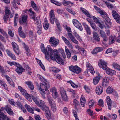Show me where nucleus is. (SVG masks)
Masks as SVG:
<instances>
[{
    "instance_id": "obj_34",
    "label": "nucleus",
    "mask_w": 120,
    "mask_h": 120,
    "mask_svg": "<svg viewBox=\"0 0 120 120\" xmlns=\"http://www.w3.org/2000/svg\"><path fill=\"white\" fill-rule=\"evenodd\" d=\"M25 83L28 85L29 88L31 89V90H33L34 88V86L31 82L30 81L25 82Z\"/></svg>"
},
{
    "instance_id": "obj_38",
    "label": "nucleus",
    "mask_w": 120,
    "mask_h": 120,
    "mask_svg": "<svg viewBox=\"0 0 120 120\" xmlns=\"http://www.w3.org/2000/svg\"><path fill=\"white\" fill-rule=\"evenodd\" d=\"M81 71V69L77 66L76 65L74 73L76 74H78Z\"/></svg>"
},
{
    "instance_id": "obj_10",
    "label": "nucleus",
    "mask_w": 120,
    "mask_h": 120,
    "mask_svg": "<svg viewBox=\"0 0 120 120\" xmlns=\"http://www.w3.org/2000/svg\"><path fill=\"white\" fill-rule=\"evenodd\" d=\"M11 44L15 52L19 55L20 54V52L17 44L14 42H12Z\"/></svg>"
},
{
    "instance_id": "obj_43",
    "label": "nucleus",
    "mask_w": 120,
    "mask_h": 120,
    "mask_svg": "<svg viewBox=\"0 0 120 120\" xmlns=\"http://www.w3.org/2000/svg\"><path fill=\"white\" fill-rule=\"evenodd\" d=\"M113 66L115 68L120 71V66L118 65L117 63H114L113 64Z\"/></svg>"
},
{
    "instance_id": "obj_15",
    "label": "nucleus",
    "mask_w": 120,
    "mask_h": 120,
    "mask_svg": "<svg viewBox=\"0 0 120 120\" xmlns=\"http://www.w3.org/2000/svg\"><path fill=\"white\" fill-rule=\"evenodd\" d=\"M109 79L108 78L105 77H104L103 80L102 85L103 86H107L109 84Z\"/></svg>"
},
{
    "instance_id": "obj_13",
    "label": "nucleus",
    "mask_w": 120,
    "mask_h": 120,
    "mask_svg": "<svg viewBox=\"0 0 120 120\" xmlns=\"http://www.w3.org/2000/svg\"><path fill=\"white\" fill-rule=\"evenodd\" d=\"M68 35L69 38L73 42L76 44H78V41L72 35V33H68Z\"/></svg>"
},
{
    "instance_id": "obj_27",
    "label": "nucleus",
    "mask_w": 120,
    "mask_h": 120,
    "mask_svg": "<svg viewBox=\"0 0 120 120\" xmlns=\"http://www.w3.org/2000/svg\"><path fill=\"white\" fill-rule=\"evenodd\" d=\"M31 4L32 7L33 8L35 11H38L39 9L38 7L37 6L36 4L34 1H31Z\"/></svg>"
},
{
    "instance_id": "obj_7",
    "label": "nucleus",
    "mask_w": 120,
    "mask_h": 120,
    "mask_svg": "<svg viewBox=\"0 0 120 120\" xmlns=\"http://www.w3.org/2000/svg\"><path fill=\"white\" fill-rule=\"evenodd\" d=\"M60 93L61 94L62 99L65 101H67V95L66 93V91L63 88H60Z\"/></svg>"
},
{
    "instance_id": "obj_3",
    "label": "nucleus",
    "mask_w": 120,
    "mask_h": 120,
    "mask_svg": "<svg viewBox=\"0 0 120 120\" xmlns=\"http://www.w3.org/2000/svg\"><path fill=\"white\" fill-rule=\"evenodd\" d=\"M40 104H37V105L39 107H41L42 110L45 111L46 116L48 120L51 119V114L47 106L44 102L41 100H40Z\"/></svg>"
},
{
    "instance_id": "obj_64",
    "label": "nucleus",
    "mask_w": 120,
    "mask_h": 120,
    "mask_svg": "<svg viewBox=\"0 0 120 120\" xmlns=\"http://www.w3.org/2000/svg\"><path fill=\"white\" fill-rule=\"evenodd\" d=\"M114 19L118 23H120V16L119 15Z\"/></svg>"
},
{
    "instance_id": "obj_45",
    "label": "nucleus",
    "mask_w": 120,
    "mask_h": 120,
    "mask_svg": "<svg viewBox=\"0 0 120 120\" xmlns=\"http://www.w3.org/2000/svg\"><path fill=\"white\" fill-rule=\"evenodd\" d=\"M98 32L101 37L106 35V34L105 32L102 30H99Z\"/></svg>"
},
{
    "instance_id": "obj_46",
    "label": "nucleus",
    "mask_w": 120,
    "mask_h": 120,
    "mask_svg": "<svg viewBox=\"0 0 120 120\" xmlns=\"http://www.w3.org/2000/svg\"><path fill=\"white\" fill-rule=\"evenodd\" d=\"M68 83L70 84L73 88H77L78 87V86L75 84L71 81H68Z\"/></svg>"
},
{
    "instance_id": "obj_6",
    "label": "nucleus",
    "mask_w": 120,
    "mask_h": 120,
    "mask_svg": "<svg viewBox=\"0 0 120 120\" xmlns=\"http://www.w3.org/2000/svg\"><path fill=\"white\" fill-rule=\"evenodd\" d=\"M73 23L74 26L77 28L80 31H82L83 30V28L81 24L75 19H73Z\"/></svg>"
},
{
    "instance_id": "obj_8",
    "label": "nucleus",
    "mask_w": 120,
    "mask_h": 120,
    "mask_svg": "<svg viewBox=\"0 0 120 120\" xmlns=\"http://www.w3.org/2000/svg\"><path fill=\"white\" fill-rule=\"evenodd\" d=\"M58 41L56 40L54 37H51L49 40L50 43L51 44L52 46L56 47L58 45Z\"/></svg>"
},
{
    "instance_id": "obj_58",
    "label": "nucleus",
    "mask_w": 120,
    "mask_h": 120,
    "mask_svg": "<svg viewBox=\"0 0 120 120\" xmlns=\"http://www.w3.org/2000/svg\"><path fill=\"white\" fill-rule=\"evenodd\" d=\"M51 108L54 111H55L56 110V107L55 103H53L52 105H51Z\"/></svg>"
},
{
    "instance_id": "obj_22",
    "label": "nucleus",
    "mask_w": 120,
    "mask_h": 120,
    "mask_svg": "<svg viewBox=\"0 0 120 120\" xmlns=\"http://www.w3.org/2000/svg\"><path fill=\"white\" fill-rule=\"evenodd\" d=\"M25 106L29 112L32 114L34 113V108H31L29 105L26 104H25Z\"/></svg>"
},
{
    "instance_id": "obj_18",
    "label": "nucleus",
    "mask_w": 120,
    "mask_h": 120,
    "mask_svg": "<svg viewBox=\"0 0 120 120\" xmlns=\"http://www.w3.org/2000/svg\"><path fill=\"white\" fill-rule=\"evenodd\" d=\"M21 19H20L19 22L20 24L25 22L26 21L28 16L26 15H22Z\"/></svg>"
},
{
    "instance_id": "obj_40",
    "label": "nucleus",
    "mask_w": 120,
    "mask_h": 120,
    "mask_svg": "<svg viewBox=\"0 0 120 120\" xmlns=\"http://www.w3.org/2000/svg\"><path fill=\"white\" fill-rule=\"evenodd\" d=\"M113 91V90L112 88L110 87H109L106 90L107 93L109 94H112Z\"/></svg>"
},
{
    "instance_id": "obj_19",
    "label": "nucleus",
    "mask_w": 120,
    "mask_h": 120,
    "mask_svg": "<svg viewBox=\"0 0 120 120\" xmlns=\"http://www.w3.org/2000/svg\"><path fill=\"white\" fill-rule=\"evenodd\" d=\"M93 34L94 39L98 42H99L100 41V38L98 33L95 32H93Z\"/></svg>"
},
{
    "instance_id": "obj_9",
    "label": "nucleus",
    "mask_w": 120,
    "mask_h": 120,
    "mask_svg": "<svg viewBox=\"0 0 120 120\" xmlns=\"http://www.w3.org/2000/svg\"><path fill=\"white\" fill-rule=\"evenodd\" d=\"M99 65L100 68L104 70H106L107 68V63L102 60H100L99 62Z\"/></svg>"
},
{
    "instance_id": "obj_20",
    "label": "nucleus",
    "mask_w": 120,
    "mask_h": 120,
    "mask_svg": "<svg viewBox=\"0 0 120 120\" xmlns=\"http://www.w3.org/2000/svg\"><path fill=\"white\" fill-rule=\"evenodd\" d=\"M116 40V37L115 36H110L109 38V44H112L115 42V40Z\"/></svg>"
},
{
    "instance_id": "obj_36",
    "label": "nucleus",
    "mask_w": 120,
    "mask_h": 120,
    "mask_svg": "<svg viewBox=\"0 0 120 120\" xmlns=\"http://www.w3.org/2000/svg\"><path fill=\"white\" fill-rule=\"evenodd\" d=\"M24 96L29 101L31 102L32 101V99L33 96L32 95H30L27 93Z\"/></svg>"
},
{
    "instance_id": "obj_54",
    "label": "nucleus",
    "mask_w": 120,
    "mask_h": 120,
    "mask_svg": "<svg viewBox=\"0 0 120 120\" xmlns=\"http://www.w3.org/2000/svg\"><path fill=\"white\" fill-rule=\"evenodd\" d=\"M32 99L37 105L39 104V101L38 100V98L37 97H34L33 96Z\"/></svg>"
},
{
    "instance_id": "obj_24",
    "label": "nucleus",
    "mask_w": 120,
    "mask_h": 120,
    "mask_svg": "<svg viewBox=\"0 0 120 120\" xmlns=\"http://www.w3.org/2000/svg\"><path fill=\"white\" fill-rule=\"evenodd\" d=\"M103 50V49L102 48L97 47L93 49L92 51V53L93 54H97Z\"/></svg>"
},
{
    "instance_id": "obj_35",
    "label": "nucleus",
    "mask_w": 120,
    "mask_h": 120,
    "mask_svg": "<svg viewBox=\"0 0 120 120\" xmlns=\"http://www.w3.org/2000/svg\"><path fill=\"white\" fill-rule=\"evenodd\" d=\"M0 115L2 116V119L3 120H6L8 117L7 115H5L3 112H2V110L0 109Z\"/></svg>"
},
{
    "instance_id": "obj_23",
    "label": "nucleus",
    "mask_w": 120,
    "mask_h": 120,
    "mask_svg": "<svg viewBox=\"0 0 120 120\" xmlns=\"http://www.w3.org/2000/svg\"><path fill=\"white\" fill-rule=\"evenodd\" d=\"M6 9L5 10V15H10V17L11 18H12L13 17V13H11L10 12V10L9 9H8V8L7 7H5Z\"/></svg>"
},
{
    "instance_id": "obj_33",
    "label": "nucleus",
    "mask_w": 120,
    "mask_h": 120,
    "mask_svg": "<svg viewBox=\"0 0 120 120\" xmlns=\"http://www.w3.org/2000/svg\"><path fill=\"white\" fill-rule=\"evenodd\" d=\"M81 9L82 10V12L84 14L90 18H91V16L90 14L89 13L88 11L86 9H84L83 8H81Z\"/></svg>"
},
{
    "instance_id": "obj_16",
    "label": "nucleus",
    "mask_w": 120,
    "mask_h": 120,
    "mask_svg": "<svg viewBox=\"0 0 120 120\" xmlns=\"http://www.w3.org/2000/svg\"><path fill=\"white\" fill-rule=\"evenodd\" d=\"M106 102L108 109L109 110H110L111 108L112 101L110 98L109 96H107L106 97Z\"/></svg>"
},
{
    "instance_id": "obj_51",
    "label": "nucleus",
    "mask_w": 120,
    "mask_h": 120,
    "mask_svg": "<svg viewBox=\"0 0 120 120\" xmlns=\"http://www.w3.org/2000/svg\"><path fill=\"white\" fill-rule=\"evenodd\" d=\"M94 103V101L93 100L90 101L88 104V105L89 106V107L90 108L93 105Z\"/></svg>"
},
{
    "instance_id": "obj_56",
    "label": "nucleus",
    "mask_w": 120,
    "mask_h": 120,
    "mask_svg": "<svg viewBox=\"0 0 120 120\" xmlns=\"http://www.w3.org/2000/svg\"><path fill=\"white\" fill-rule=\"evenodd\" d=\"M102 16L106 21L107 22L108 21L109 18L108 17V15L106 13L105 15H103Z\"/></svg>"
},
{
    "instance_id": "obj_49",
    "label": "nucleus",
    "mask_w": 120,
    "mask_h": 120,
    "mask_svg": "<svg viewBox=\"0 0 120 120\" xmlns=\"http://www.w3.org/2000/svg\"><path fill=\"white\" fill-rule=\"evenodd\" d=\"M19 0H14L12 2V4L14 6H15L16 5V4H17L19 5H20V3L19 2Z\"/></svg>"
},
{
    "instance_id": "obj_44",
    "label": "nucleus",
    "mask_w": 120,
    "mask_h": 120,
    "mask_svg": "<svg viewBox=\"0 0 120 120\" xmlns=\"http://www.w3.org/2000/svg\"><path fill=\"white\" fill-rule=\"evenodd\" d=\"M112 13L114 19L119 15L114 10H113L112 11Z\"/></svg>"
},
{
    "instance_id": "obj_41",
    "label": "nucleus",
    "mask_w": 120,
    "mask_h": 120,
    "mask_svg": "<svg viewBox=\"0 0 120 120\" xmlns=\"http://www.w3.org/2000/svg\"><path fill=\"white\" fill-rule=\"evenodd\" d=\"M48 100L51 105H52L53 103H55L53 101L52 98L49 96H48Z\"/></svg>"
},
{
    "instance_id": "obj_32",
    "label": "nucleus",
    "mask_w": 120,
    "mask_h": 120,
    "mask_svg": "<svg viewBox=\"0 0 120 120\" xmlns=\"http://www.w3.org/2000/svg\"><path fill=\"white\" fill-rule=\"evenodd\" d=\"M81 9L82 10V12L84 14L90 18H91V16L90 14L89 13L88 11L86 9H84L83 8H81Z\"/></svg>"
},
{
    "instance_id": "obj_50",
    "label": "nucleus",
    "mask_w": 120,
    "mask_h": 120,
    "mask_svg": "<svg viewBox=\"0 0 120 120\" xmlns=\"http://www.w3.org/2000/svg\"><path fill=\"white\" fill-rule=\"evenodd\" d=\"M39 79L40 80L41 82H48L45 79L43 76L40 75H39Z\"/></svg>"
},
{
    "instance_id": "obj_60",
    "label": "nucleus",
    "mask_w": 120,
    "mask_h": 120,
    "mask_svg": "<svg viewBox=\"0 0 120 120\" xmlns=\"http://www.w3.org/2000/svg\"><path fill=\"white\" fill-rule=\"evenodd\" d=\"M99 104L98 105L100 106L103 107V100L101 99L99 100L98 101Z\"/></svg>"
},
{
    "instance_id": "obj_2",
    "label": "nucleus",
    "mask_w": 120,
    "mask_h": 120,
    "mask_svg": "<svg viewBox=\"0 0 120 120\" xmlns=\"http://www.w3.org/2000/svg\"><path fill=\"white\" fill-rule=\"evenodd\" d=\"M39 89L41 91L40 93L44 99L45 98V94H48L49 92L47 89L50 87V85L48 82H44L43 83H40V86H38Z\"/></svg>"
},
{
    "instance_id": "obj_61",
    "label": "nucleus",
    "mask_w": 120,
    "mask_h": 120,
    "mask_svg": "<svg viewBox=\"0 0 120 120\" xmlns=\"http://www.w3.org/2000/svg\"><path fill=\"white\" fill-rule=\"evenodd\" d=\"M60 52L62 55L63 57L64 58H65L66 57V56L65 55V52L64 50L62 49H61L60 50Z\"/></svg>"
},
{
    "instance_id": "obj_37",
    "label": "nucleus",
    "mask_w": 120,
    "mask_h": 120,
    "mask_svg": "<svg viewBox=\"0 0 120 120\" xmlns=\"http://www.w3.org/2000/svg\"><path fill=\"white\" fill-rule=\"evenodd\" d=\"M50 1L51 3L54 4L56 5L61 6L62 5V4L61 3H59L55 0H50Z\"/></svg>"
},
{
    "instance_id": "obj_63",
    "label": "nucleus",
    "mask_w": 120,
    "mask_h": 120,
    "mask_svg": "<svg viewBox=\"0 0 120 120\" xmlns=\"http://www.w3.org/2000/svg\"><path fill=\"white\" fill-rule=\"evenodd\" d=\"M29 36L30 38H33L34 36L33 32L31 30L29 32Z\"/></svg>"
},
{
    "instance_id": "obj_1",
    "label": "nucleus",
    "mask_w": 120,
    "mask_h": 120,
    "mask_svg": "<svg viewBox=\"0 0 120 120\" xmlns=\"http://www.w3.org/2000/svg\"><path fill=\"white\" fill-rule=\"evenodd\" d=\"M41 51L44 54L45 58L48 59L50 57L51 59L54 61H56L60 64H63L64 63L62 59L58 55L57 50L54 49L53 50L51 48H49L48 51L46 49H45L43 44L41 45Z\"/></svg>"
},
{
    "instance_id": "obj_29",
    "label": "nucleus",
    "mask_w": 120,
    "mask_h": 120,
    "mask_svg": "<svg viewBox=\"0 0 120 120\" xmlns=\"http://www.w3.org/2000/svg\"><path fill=\"white\" fill-rule=\"evenodd\" d=\"M6 52L7 53L11 58L13 60H16V57L15 55L13 54L9 50H6Z\"/></svg>"
},
{
    "instance_id": "obj_11",
    "label": "nucleus",
    "mask_w": 120,
    "mask_h": 120,
    "mask_svg": "<svg viewBox=\"0 0 120 120\" xmlns=\"http://www.w3.org/2000/svg\"><path fill=\"white\" fill-rule=\"evenodd\" d=\"M54 11L51 10L49 13V16L50 18V21L52 24H54L55 20L56 19L55 18V15L54 12Z\"/></svg>"
},
{
    "instance_id": "obj_21",
    "label": "nucleus",
    "mask_w": 120,
    "mask_h": 120,
    "mask_svg": "<svg viewBox=\"0 0 120 120\" xmlns=\"http://www.w3.org/2000/svg\"><path fill=\"white\" fill-rule=\"evenodd\" d=\"M106 72L108 75L111 76L115 75L116 73L115 70L109 68L107 69Z\"/></svg>"
},
{
    "instance_id": "obj_30",
    "label": "nucleus",
    "mask_w": 120,
    "mask_h": 120,
    "mask_svg": "<svg viewBox=\"0 0 120 120\" xmlns=\"http://www.w3.org/2000/svg\"><path fill=\"white\" fill-rule=\"evenodd\" d=\"M6 52L7 53L11 58L13 60H16V57L15 55L13 54L9 50H6Z\"/></svg>"
},
{
    "instance_id": "obj_42",
    "label": "nucleus",
    "mask_w": 120,
    "mask_h": 120,
    "mask_svg": "<svg viewBox=\"0 0 120 120\" xmlns=\"http://www.w3.org/2000/svg\"><path fill=\"white\" fill-rule=\"evenodd\" d=\"M49 26V24H48L47 20H46L45 21L44 23L43 24V27L44 29L45 30H47Z\"/></svg>"
},
{
    "instance_id": "obj_53",
    "label": "nucleus",
    "mask_w": 120,
    "mask_h": 120,
    "mask_svg": "<svg viewBox=\"0 0 120 120\" xmlns=\"http://www.w3.org/2000/svg\"><path fill=\"white\" fill-rule=\"evenodd\" d=\"M5 77L8 83H9L12 80V79L8 75H5Z\"/></svg>"
},
{
    "instance_id": "obj_12",
    "label": "nucleus",
    "mask_w": 120,
    "mask_h": 120,
    "mask_svg": "<svg viewBox=\"0 0 120 120\" xmlns=\"http://www.w3.org/2000/svg\"><path fill=\"white\" fill-rule=\"evenodd\" d=\"M82 24L84 26L85 29L88 35H90L91 34V31L90 28L85 22L82 23Z\"/></svg>"
},
{
    "instance_id": "obj_17",
    "label": "nucleus",
    "mask_w": 120,
    "mask_h": 120,
    "mask_svg": "<svg viewBox=\"0 0 120 120\" xmlns=\"http://www.w3.org/2000/svg\"><path fill=\"white\" fill-rule=\"evenodd\" d=\"M29 15L32 17V19L34 20H35V18L36 16L35 13L33 11L32 9L30 8L28 11Z\"/></svg>"
},
{
    "instance_id": "obj_39",
    "label": "nucleus",
    "mask_w": 120,
    "mask_h": 120,
    "mask_svg": "<svg viewBox=\"0 0 120 120\" xmlns=\"http://www.w3.org/2000/svg\"><path fill=\"white\" fill-rule=\"evenodd\" d=\"M90 24L92 28L94 30L96 31L97 30V28L94 23L93 22H90Z\"/></svg>"
},
{
    "instance_id": "obj_4",
    "label": "nucleus",
    "mask_w": 120,
    "mask_h": 120,
    "mask_svg": "<svg viewBox=\"0 0 120 120\" xmlns=\"http://www.w3.org/2000/svg\"><path fill=\"white\" fill-rule=\"evenodd\" d=\"M1 109L4 112L6 111L9 115H11L14 114V113L11 109V107L10 105H7L5 107H2Z\"/></svg>"
},
{
    "instance_id": "obj_31",
    "label": "nucleus",
    "mask_w": 120,
    "mask_h": 120,
    "mask_svg": "<svg viewBox=\"0 0 120 120\" xmlns=\"http://www.w3.org/2000/svg\"><path fill=\"white\" fill-rule=\"evenodd\" d=\"M73 104L75 108L77 109V107L80 106V104L79 102L76 99H74Z\"/></svg>"
},
{
    "instance_id": "obj_62",
    "label": "nucleus",
    "mask_w": 120,
    "mask_h": 120,
    "mask_svg": "<svg viewBox=\"0 0 120 120\" xmlns=\"http://www.w3.org/2000/svg\"><path fill=\"white\" fill-rule=\"evenodd\" d=\"M105 3L108 8H113V6L112 5V4H110V3L107 1L105 2Z\"/></svg>"
},
{
    "instance_id": "obj_48",
    "label": "nucleus",
    "mask_w": 120,
    "mask_h": 120,
    "mask_svg": "<svg viewBox=\"0 0 120 120\" xmlns=\"http://www.w3.org/2000/svg\"><path fill=\"white\" fill-rule=\"evenodd\" d=\"M52 94H54L56 96V97L57 95V90L56 88L54 87L52 89Z\"/></svg>"
},
{
    "instance_id": "obj_5",
    "label": "nucleus",
    "mask_w": 120,
    "mask_h": 120,
    "mask_svg": "<svg viewBox=\"0 0 120 120\" xmlns=\"http://www.w3.org/2000/svg\"><path fill=\"white\" fill-rule=\"evenodd\" d=\"M16 67L17 68L15 69V71L19 75L22 74L25 71V69L19 63Z\"/></svg>"
},
{
    "instance_id": "obj_55",
    "label": "nucleus",
    "mask_w": 120,
    "mask_h": 120,
    "mask_svg": "<svg viewBox=\"0 0 120 120\" xmlns=\"http://www.w3.org/2000/svg\"><path fill=\"white\" fill-rule=\"evenodd\" d=\"M103 39V42H106L108 40V38L107 37L106 35L103 36L101 37Z\"/></svg>"
},
{
    "instance_id": "obj_59",
    "label": "nucleus",
    "mask_w": 120,
    "mask_h": 120,
    "mask_svg": "<svg viewBox=\"0 0 120 120\" xmlns=\"http://www.w3.org/2000/svg\"><path fill=\"white\" fill-rule=\"evenodd\" d=\"M86 65L87 68V70L88 71L89 68L92 67L90 64L88 62H87L86 63Z\"/></svg>"
},
{
    "instance_id": "obj_25",
    "label": "nucleus",
    "mask_w": 120,
    "mask_h": 120,
    "mask_svg": "<svg viewBox=\"0 0 120 120\" xmlns=\"http://www.w3.org/2000/svg\"><path fill=\"white\" fill-rule=\"evenodd\" d=\"M18 88L20 92L24 96L26 95L27 93L24 89L20 86H18Z\"/></svg>"
},
{
    "instance_id": "obj_52",
    "label": "nucleus",
    "mask_w": 120,
    "mask_h": 120,
    "mask_svg": "<svg viewBox=\"0 0 120 120\" xmlns=\"http://www.w3.org/2000/svg\"><path fill=\"white\" fill-rule=\"evenodd\" d=\"M75 67H76V66L71 65L69 66V69L71 71L74 73Z\"/></svg>"
},
{
    "instance_id": "obj_26",
    "label": "nucleus",
    "mask_w": 120,
    "mask_h": 120,
    "mask_svg": "<svg viewBox=\"0 0 120 120\" xmlns=\"http://www.w3.org/2000/svg\"><path fill=\"white\" fill-rule=\"evenodd\" d=\"M100 79V76L98 75L94 77L93 79V83L94 85L97 84L99 82Z\"/></svg>"
},
{
    "instance_id": "obj_14",
    "label": "nucleus",
    "mask_w": 120,
    "mask_h": 120,
    "mask_svg": "<svg viewBox=\"0 0 120 120\" xmlns=\"http://www.w3.org/2000/svg\"><path fill=\"white\" fill-rule=\"evenodd\" d=\"M103 90V88L100 86H98L96 88V92L97 94H101L102 93Z\"/></svg>"
},
{
    "instance_id": "obj_28",
    "label": "nucleus",
    "mask_w": 120,
    "mask_h": 120,
    "mask_svg": "<svg viewBox=\"0 0 120 120\" xmlns=\"http://www.w3.org/2000/svg\"><path fill=\"white\" fill-rule=\"evenodd\" d=\"M6 52L7 53L11 58L13 60H16V57L15 55L13 54L9 50H6Z\"/></svg>"
},
{
    "instance_id": "obj_47",
    "label": "nucleus",
    "mask_w": 120,
    "mask_h": 120,
    "mask_svg": "<svg viewBox=\"0 0 120 120\" xmlns=\"http://www.w3.org/2000/svg\"><path fill=\"white\" fill-rule=\"evenodd\" d=\"M8 64L10 65V66H12L14 65L16 67L17 65V64L19 63H18L15 62L14 61L10 62V61H8Z\"/></svg>"
},
{
    "instance_id": "obj_57",
    "label": "nucleus",
    "mask_w": 120,
    "mask_h": 120,
    "mask_svg": "<svg viewBox=\"0 0 120 120\" xmlns=\"http://www.w3.org/2000/svg\"><path fill=\"white\" fill-rule=\"evenodd\" d=\"M96 23L99 27L101 29H102L104 28V26H103L99 21H98V22Z\"/></svg>"
}]
</instances>
